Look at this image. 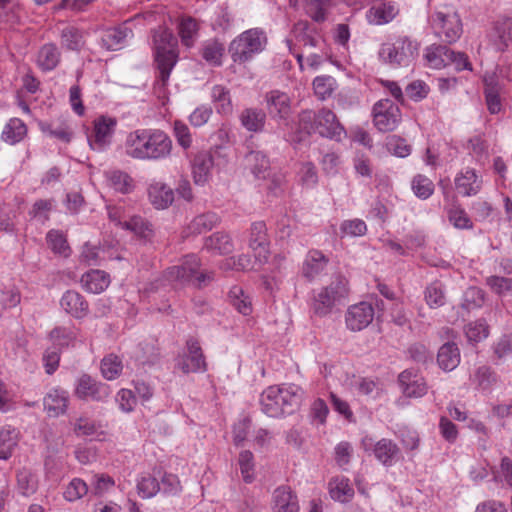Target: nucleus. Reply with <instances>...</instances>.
Segmentation results:
<instances>
[{
    "instance_id": "nucleus-4",
    "label": "nucleus",
    "mask_w": 512,
    "mask_h": 512,
    "mask_svg": "<svg viewBox=\"0 0 512 512\" xmlns=\"http://www.w3.org/2000/svg\"><path fill=\"white\" fill-rule=\"evenodd\" d=\"M200 261L196 255L185 256L179 265L168 268L165 272V281L173 288L186 285L201 286L202 283L213 279L212 273L199 271Z\"/></svg>"
},
{
    "instance_id": "nucleus-29",
    "label": "nucleus",
    "mask_w": 512,
    "mask_h": 512,
    "mask_svg": "<svg viewBox=\"0 0 512 512\" xmlns=\"http://www.w3.org/2000/svg\"><path fill=\"white\" fill-rule=\"evenodd\" d=\"M80 282L88 293L99 294L109 286L110 276L103 270H90L82 275Z\"/></svg>"
},
{
    "instance_id": "nucleus-28",
    "label": "nucleus",
    "mask_w": 512,
    "mask_h": 512,
    "mask_svg": "<svg viewBox=\"0 0 512 512\" xmlns=\"http://www.w3.org/2000/svg\"><path fill=\"white\" fill-rule=\"evenodd\" d=\"M43 404L49 416L64 414L68 405V393L63 389L53 388L44 397Z\"/></svg>"
},
{
    "instance_id": "nucleus-7",
    "label": "nucleus",
    "mask_w": 512,
    "mask_h": 512,
    "mask_svg": "<svg viewBox=\"0 0 512 512\" xmlns=\"http://www.w3.org/2000/svg\"><path fill=\"white\" fill-rule=\"evenodd\" d=\"M347 284L346 278L337 276L328 286L316 292L312 303L313 311L321 316L330 313L333 306L347 296Z\"/></svg>"
},
{
    "instance_id": "nucleus-57",
    "label": "nucleus",
    "mask_w": 512,
    "mask_h": 512,
    "mask_svg": "<svg viewBox=\"0 0 512 512\" xmlns=\"http://www.w3.org/2000/svg\"><path fill=\"white\" fill-rule=\"evenodd\" d=\"M367 225L361 219L344 220L340 224L341 237H359L365 235Z\"/></svg>"
},
{
    "instance_id": "nucleus-33",
    "label": "nucleus",
    "mask_w": 512,
    "mask_h": 512,
    "mask_svg": "<svg viewBox=\"0 0 512 512\" xmlns=\"http://www.w3.org/2000/svg\"><path fill=\"white\" fill-rule=\"evenodd\" d=\"M247 167L258 179H268L270 176V161L261 151H251L245 157Z\"/></svg>"
},
{
    "instance_id": "nucleus-22",
    "label": "nucleus",
    "mask_w": 512,
    "mask_h": 512,
    "mask_svg": "<svg viewBox=\"0 0 512 512\" xmlns=\"http://www.w3.org/2000/svg\"><path fill=\"white\" fill-rule=\"evenodd\" d=\"M399 9L395 2L385 0L374 3L366 12V19L371 25H384L391 22L398 14Z\"/></svg>"
},
{
    "instance_id": "nucleus-41",
    "label": "nucleus",
    "mask_w": 512,
    "mask_h": 512,
    "mask_svg": "<svg viewBox=\"0 0 512 512\" xmlns=\"http://www.w3.org/2000/svg\"><path fill=\"white\" fill-rule=\"evenodd\" d=\"M497 376L488 366H481L475 371L472 382L476 388L487 394L493 390V387L497 384Z\"/></svg>"
},
{
    "instance_id": "nucleus-59",
    "label": "nucleus",
    "mask_w": 512,
    "mask_h": 512,
    "mask_svg": "<svg viewBox=\"0 0 512 512\" xmlns=\"http://www.w3.org/2000/svg\"><path fill=\"white\" fill-rule=\"evenodd\" d=\"M411 186L414 194L420 199H428L434 192L433 182L424 175H416Z\"/></svg>"
},
{
    "instance_id": "nucleus-24",
    "label": "nucleus",
    "mask_w": 512,
    "mask_h": 512,
    "mask_svg": "<svg viewBox=\"0 0 512 512\" xmlns=\"http://www.w3.org/2000/svg\"><path fill=\"white\" fill-rule=\"evenodd\" d=\"M61 308L76 319L84 318L88 313V303L77 291L67 290L60 299Z\"/></svg>"
},
{
    "instance_id": "nucleus-34",
    "label": "nucleus",
    "mask_w": 512,
    "mask_h": 512,
    "mask_svg": "<svg viewBox=\"0 0 512 512\" xmlns=\"http://www.w3.org/2000/svg\"><path fill=\"white\" fill-rule=\"evenodd\" d=\"M19 431L10 425L0 428V459L8 460L19 442Z\"/></svg>"
},
{
    "instance_id": "nucleus-16",
    "label": "nucleus",
    "mask_w": 512,
    "mask_h": 512,
    "mask_svg": "<svg viewBox=\"0 0 512 512\" xmlns=\"http://www.w3.org/2000/svg\"><path fill=\"white\" fill-rule=\"evenodd\" d=\"M265 106L271 119L287 121L291 115V98L280 90H271L264 96Z\"/></svg>"
},
{
    "instance_id": "nucleus-42",
    "label": "nucleus",
    "mask_w": 512,
    "mask_h": 512,
    "mask_svg": "<svg viewBox=\"0 0 512 512\" xmlns=\"http://www.w3.org/2000/svg\"><path fill=\"white\" fill-rule=\"evenodd\" d=\"M224 52V45L214 39L205 41L201 48L202 58L211 66L222 65Z\"/></svg>"
},
{
    "instance_id": "nucleus-9",
    "label": "nucleus",
    "mask_w": 512,
    "mask_h": 512,
    "mask_svg": "<svg viewBox=\"0 0 512 512\" xmlns=\"http://www.w3.org/2000/svg\"><path fill=\"white\" fill-rule=\"evenodd\" d=\"M361 447L365 452H371L385 467H391L402 459L399 446L388 438L375 441L371 436H365L361 440Z\"/></svg>"
},
{
    "instance_id": "nucleus-25",
    "label": "nucleus",
    "mask_w": 512,
    "mask_h": 512,
    "mask_svg": "<svg viewBox=\"0 0 512 512\" xmlns=\"http://www.w3.org/2000/svg\"><path fill=\"white\" fill-rule=\"evenodd\" d=\"M328 261L322 251L312 249L305 256L301 273L306 279L312 281L325 270Z\"/></svg>"
},
{
    "instance_id": "nucleus-58",
    "label": "nucleus",
    "mask_w": 512,
    "mask_h": 512,
    "mask_svg": "<svg viewBox=\"0 0 512 512\" xmlns=\"http://www.w3.org/2000/svg\"><path fill=\"white\" fill-rule=\"evenodd\" d=\"M298 179L303 187L314 188L318 183V173L311 162L302 163L298 171Z\"/></svg>"
},
{
    "instance_id": "nucleus-39",
    "label": "nucleus",
    "mask_w": 512,
    "mask_h": 512,
    "mask_svg": "<svg viewBox=\"0 0 512 512\" xmlns=\"http://www.w3.org/2000/svg\"><path fill=\"white\" fill-rule=\"evenodd\" d=\"M292 36L305 47L320 48L324 42L320 36L312 35L307 21H298L292 29Z\"/></svg>"
},
{
    "instance_id": "nucleus-21",
    "label": "nucleus",
    "mask_w": 512,
    "mask_h": 512,
    "mask_svg": "<svg viewBox=\"0 0 512 512\" xmlns=\"http://www.w3.org/2000/svg\"><path fill=\"white\" fill-rule=\"evenodd\" d=\"M150 204L157 210H165L172 205L175 198L174 190L165 182L154 180L147 188Z\"/></svg>"
},
{
    "instance_id": "nucleus-52",
    "label": "nucleus",
    "mask_w": 512,
    "mask_h": 512,
    "mask_svg": "<svg viewBox=\"0 0 512 512\" xmlns=\"http://www.w3.org/2000/svg\"><path fill=\"white\" fill-rule=\"evenodd\" d=\"M122 229L130 231L142 238H149L153 232L152 226L149 222L144 220L141 216L132 214L124 223Z\"/></svg>"
},
{
    "instance_id": "nucleus-2",
    "label": "nucleus",
    "mask_w": 512,
    "mask_h": 512,
    "mask_svg": "<svg viewBox=\"0 0 512 512\" xmlns=\"http://www.w3.org/2000/svg\"><path fill=\"white\" fill-rule=\"evenodd\" d=\"M303 399L304 391L296 384L271 385L261 393L260 407L267 416L279 418L294 413Z\"/></svg>"
},
{
    "instance_id": "nucleus-40",
    "label": "nucleus",
    "mask_w": 512,
    "mask_h": 512,
    "mask_svg": "<svg viewBox=\"0 0 512 512\" xmlns=\"http://www.w3.org/2000/svg\"><path fill=\"white\" fill-rule=\"evenodd\" d=\"M106 183L113 190L128 194L133 190V179L120 170H110L105 173Z\"/></svg>"
},
{
    "instance_id": "nucleus-56",
    "label": "nucleus",
    "mask_w": 512,
    "mask_h": 512,
    "mask_svg": "<svg viewBox=\"0 0 512 512\" xmlns=\"http://www.w3.org/2000/svg\"><path fill=\"white\" fill-rule=\"evenodd\" d=\"M465 335L469 342L478 343L488 337V325L484 320L470 322L465 327Z\"/></svg>"
},
{
    "instance_id": "nucleus-12",
    "label": "nucleus",
    "mask_w": 512,
    "mask_h": 512,
    "mask_svg": "<svg viewBox=\"0 0 512 512\" xmlns=\"http://www.w3.org/2000/svg\"><path fill=\"white\" fill-rule=\"evenodd\" d=\"M117 120L110 116H99L93 121V130L88 135V144L94 151L106 150L114 136Z\"/></svg>"
},
{
    "instance_id": "nucleus-32",
    "label": "nucleus",
    "mask_w": 512,
    "mask_h": 512,
    "mask_svg": "<svg viewBox=\"0 0 512 512\" xmlns=\"http://www.w3.org/2000/svg\"><path fill=\"white\" fill-rule=\"evenodd\" d=\"M79 330L75 327L59 326L52 329L49 333V340L54 348L61 350L62 348L73 347L78 339Z\"/></svg>"
},
{
    "instance_id": "nucleus-23",
    "label": "nucleus",
    "mask_w": 512,
    "mask_h": 512,
    "mask_svg": "<svg viewBox=\"0 0 512 512\" xmlns=\"http://www.w3.org/2000/svg\"><path fill=\"white\" fill-rule=\"evenodd\" d=\"M272 512H299V503L296 494L287 487L276 488L272 496Z\"/></svg>"
},
{
    "instance_id": "nucleus-14",
    "label": "nucleus",
    "mask_w": 512,
    "mask_h": 512,
    "mask_svg": "<svg viewBox=\"0 0 512 512\" xmlns=\"http://www.w3.org/2000/svg\"><path fill=\"white\" fill-rule=\"evenodd\" d=\"M111 394L110 386L97 381L88 374L79 376L75 383V395L80 399L97 402L106 401Z\"/></svg>"
},
{
    "instance_id": "nucleus-31",
    "label": "nucleus",
    "mask_w": 512,
    "mask_h": 512,
    "mask_svg": "<svg viewBox=\"0 0 512 512\" xmlns=\"http://www.w3.org/2000/svg\"><path fill=\"white\" fill-rule=\"evenodd\" d=\"M328 492L331 499L340 503H347L354 496V489L344 476L332 478L328 483Z\"/></svg>"
},
{
    "instance_id": "nucleus-17",
    "label": "nucleus",
    "mask_w": 512,
    "mask_h": 512,
    "mask_svg": "<svg viewBox=\"0 0 512 512\" xmlns=\"http://www.w3.org/2000/svg\"><path fill=\"white\" fill-rule=\"evenodd\" d=\"M249 247L254 253L255 262L263 265L268 261L269 240L267 236V228L264 222H254L250 228Z\"/></svg>"
},
{
    "instance_id": "nucleus-55",
    "label": "nucleus",
    "mask_w": 512,
    "mask_h": 512,
    "mask_svg": "<svg viewBox=\"0 0 512 512\" xmlns=\"http://www.w3.org/2000/svg\"><path fill=\"white\" fill-rule=\"evenodd\" d=\"M335 84V79L331 76H317L313 80L314 93L319 99L325 100L332 95L335 89Z\"/></svg>"
},
{
    "instance_id": "nucleus-46",
    "label": "nucleus",
    "mask_w": 512,
    "mask_h": 512,
    "mask_svg": "<svg viewBox=\"0 0 512 512\" xmlns=\"http://www.w3.org/2000/svg\"><path fill=\"white\" fill-rule=\"evenodd\" d=\"M424 300L431 309L443 306L446 302L443 284L438 281L429 284L424 290Z\"/></svg>"
},
{
    "instance_id": "nucleus-44",
    "label": "nucleus",
    "mask_w": 512,
    "mask_h": 512,
    "mask_svg": "<svg viewBox=\"0 0 512 512\" xmlns=\"http://www.w3.org/2000/svg\"><path fill=\"white\" fill-rule=\"evenodd\" d=\"M205 248L218 254H229L234 250V245L228 234L218 232L205 240Z\"/></svg>"
},
{
    "instance_id": "nucleus-43",
    "label": "nucleus",
    "mask_w": 512,
    "mask_h": 512,
    "mask_svg": "<svg viewBox=\"0 0 512 512\" xmlns=\"http://www.w3.org/2000/svg\"><path fill=\"white\" fill-rule=\"evenodd\" d=\"M228 298L232 306L241 314L247 316L252 313V302L248 294L244 292L242 287H231Z\"/></svg>"
},
{
    "instance_id": "nucleus-64",
    "label": "nucleus",
    "mask_w": 512,
    "mask_h": 512,
    "mask_svg": "<svg viewBox=\"0 0 512 512\" xmlns=\"http://www.w3.org/2000/svg\"><path fill=\"white\" fill-rule=\"evenodd\" d=\"M486 283L498 295L507 296L512 294V278L490 276Z\"/></svg>"
},
{
    "instance_id": "nucleus-54",
    "label": "nucleus",
    "mask_w": 512,
    "mask_h": 512,
    "mask_svg": "<svg viewBox=\"0 0 512 512\" xmlns=\"http://www.w3.org/2000/svg\"><path fill=\"white\" fill-rule=\"evenodd\" d=\"M160 490V484L156 478L149 474L141 475L137 480V492L143 499L154 497Z\"/></svg>"
},
{
    "instance_id": "nucleus-27",
    "label": "nucleus",
    "mask_w": 512,
    "mask_h": 512,
    "mask_svg": "<svg viewBox=\"0 0 512 512\" xmlns=\"http://www.w3.org/2000/svg\"><path fill=\"white\" fill-rule=\"evenodd\" d=\"M132 37V31L126 25L110 28L103 32L101 36V45L107 50H119Z\"/></svg>"
},
{
    "instance_id": "nucleus-37",
    "label": "nucleus",
    "mask_w": 512,
    "mask_h": 512,
    "mask_svg": "<svg viewBox=\"0 0 512 512\" xmlns=\"http://www.w3.org/2000/svg\"><path fill=\"white\" fill-rule=\"evenodd\" d=\"M27 126L19 118H11L3 127L1 139L10 145L21 142L27 135Z\"/></svg>"
},
{
    "instance_id": "nucleus-26",
    "label": "nucleus",
    "mask_w": 512,
    "mask_h": 512,
    "mask_svg": "<svg viewBox=\"0 0 512 512\" xmlns=\"http://www.w3.org/2000/svg\"><path fill=\"white\" fill-rule=\"evenodd\" d=\"M289 3L295 9H304L315 22L320 23L327 19L328 0H289Z\"/></svg>"
},
{
    "instance_id": "nucleus-13",
    "label": "nucleus",
    "mask_w": 512,
    "mask_h": 512,
    "mask_svg": "<svg viewBox=\"0 0 512 512\" xmlns=\"http://www.w3.org/2000/svg\"><path fill=\"white\" fill-rule=\"evenodd\" d=\"M401 121L399 107L389 99H381L373 106V123L380 132L396 129Z\"/></svg>"
},
{
    "instance_id": "nucleus-3",
    "label": "nucleus",
    "mask_w": 512,
    "mask_h": 512,
    "mask_svg": "<svg viewBox=\"0 0 512 512\" xmlns=\"http://www.w3.org/2000/svg\"><path fill=\"white\" fill-rule=\"evenodd\" d=\"M153 43L155 62L159 72L156 84L164 88L178 62V42L169 29L159 27L154 32Z\"/></svg>"
},
{
    "instance_id": "nucleus-51",
    "label": "nucleus",
    "mask_w": 512,
    "mask_h": 512,
    "mask_svg": "<svg viewBox=\"0 0 512 512\" xmlns=\"http://www.w3.org/2000/svg\"><path fill=\"white\" fill-rule=\"evenodd\" d=\"M181 42L186 47H192L198 36V24L193 18H183L178 25Z\"/></svg>"
},
{
    "instance_id": "nucleus-8",
    "label": "nucleus",
    "mask_w": 512,
    "mask_h": 512,
    "mask_svg": "<svg viewBox=\"0 0 512 512\" xmlns=\"http://www.w3.org/2000/svg\"><path fill=\"white\" fill-rule=\"evenodd\" d=\"M227 162V154L224 149L216 147L213 153L200 152L195 155L192 162V177L196 185L204 186L211 178V170L214 165L222 166Z\"/></svg>"
},
{
    "instance_id": "nucleus-18",
    "label": "nucleus",
    "mask_w": 512,
    "mask_h": 512,
    "mask_svg": "<svg viewBox=\"0 0 512 512\" xmlns=\"http://www.w3.org/2000/svg\"><path fill=\"white\" fill-rule=\"evenodd\" d=\"M401 392L409 398H421L428 392V385L422 375L413 369H406L398 376Z\"/></svg>"
},
{
    "instance_id": "nucleus-6",
    "label": "nucleus",
    "mask_w": 512,
    "mask_h": 512,
    "mask_svg": "<svg viewBox=\"0 0 512 512\" xmlns=\"http://www.w3.org/2000/svg\"><path fill=\"white\" fill-rule=\"evenodd\" d=\"M266 43L265 32L260 28H251L242 32L231 42L229 51L234 62L243 63L262 52Z\"/></svg>"
},
{
    "instance_id": "nucleus-47",
    "label": "nucleus",
    "mask_w": 512,
    "mask_h": 512,
    "mask_svg": "<svg viewBox=\"0 0 512 512\" xmlns=\"http://www.w3.org/2000/svg\"><path fill=\"white\" fill-rule=\"evenodd\" d=\"M38 476L29 469L23 468L17 473V486L24 496H30L37 491Z\"/></svg>"
},
{
    "instance_id": "nucleus-35",
    "label": "nucleus",
    "mask_w": 512,
    "mask_h": 512,
    "mask_svg": "<svg viewBox=\"0 0 512 512\" xmlns=\"http://www.w3.org/2000/svg\"><path fill=\"white\" fill-rule=\"evenodd\" d=\"M460 350L455 343L443 344L437 355L439 367L444 371H452L460 364Z\"/></svg>"
},
{
    "instance_id": "nucleus-62",
    "label": "nucleus",
    "mask_w": 512,
    "mask_h": 512,
    "mask_svg": "<svg viewBox=\"0 0 512 512\" xmlns=\"http://www.w3.org/2000/svg\"><path fill=\"white\" fill-rule=\"evenodd\" d=\"M115 401L118 405V408L123 413L132 412L137 405V399L132 390L125 388H122L117 392Z\"/></svg>"
},
{
    "instance_id": "nucleus-36",
    "label": "nucleus",
    "mask_w": 512,
    "mask_h": 512,
    "mask_svg": "<svg viewBox=\"0 0 512 512\" xmlns=\"http://www.w3.org/2000/svg\"><path fill=\"white\" fill-rule=\"evenodd\" d=\"M241 125L249 132H261L266 122V114L259 108H245L240 116Z\"/></svg>"
},
{
    "instance_id": "nucleus-19",
    "label": "nucleus",
    "mask_w": 512,
    "mask_h": 512,
    "mask_svg": "<svg viewBox=\"0 0 512 512\" xmlns=\"http://www.w3.org/2000/svg\"><path fill=\"white\" fill-rule=\"evenodd\" d=\"M316 132L321 136L340 141L346 135L344 127L338 122L336 115L329 109L317 113Z\"/></svg>"
},
{
    "instance_id": "nucleus-5",
    "label": "nucleus",
    "mask_w": 512,
    "mask_h": 512,
    "mask_svg": "<svg viewBox=\"0 0 512 512\" xmlns=\"http://www.w3.org/2000/svg\"><path fill=\"white\" fill-rule=\"evenodd\" d=\"M379 58L392 66H409L419 54V44L407 36H398L383 43Z\"/></svg>"
},
{
    "instance_id": "nucleus-11",
    "label": "nucleus",
    "mask_w": 512,
    "mask_h": 512,
    "mask_svg": "<svg viewBox=\"0 0 512 512\" xmlns=\"http://www.w3.org/2000/svg\"><path fill=\"white\" fill-rule=\"evenodd\" d=\"M176 367L185 374L204 373L207 363L198 340L190 338L186 341V348L176 359Z\"/></svg>"
},
{
    "instance_id": "nucleus-61",
    "label": "nucleus",
    "mask_w": 512,
    "mask_h": 512,
    "mask_svg": "<svg viewBox=\"0 0 512 512\" xmlns=\"http://www.w3.org/2000/svg\"><path fill=\"white\" fill-rule=\"evenodd\" d=\"M448 47L436 46L427 49L426 60L432 68L440 69L447 65Z\"/></svg>"
},
{
    "instance_id": "nucleus-60",
    "label": "nucleus",
    "mask_w": 512,
    "mask_h": 512,
    "mask_svg": "<svg viewBox=\"0 0 512 512\" xmlns=\"http://www.w3.org/2000/svg\"><path fill=\"white\" fill-rule=\"evenodd\" d=\"M173 135L178 145L184 150L189 149L192 146V135L189 127L180 120H175L173 123Z\"/></svg>"
},
{
    "instance_id": "nucleus-53",
    "label": "nucleus",
    "mask_w": 512,
    "mask_h": 512,
    "mask_svg": "<svg viewBox=\"0 0 512 512\" xmlns=\"http://www.w3.org/2000/svg\"><path fill=\"white\" fill-rule=\"evenodd\" d=\"M40 130L48 137L68 143L72 139V131L64 124L53 125L47 122L39 123Z\"/></svg>"
},
{
    "instance_id": "nucleus-20",
    "label": "nucleus",
    "mask_w": 512,
    "mask_h": 512,
    "mask_svg": "<svg viewBox=\"0 0 512 512\" xmlns=\"http://www.w3.org/2000/svg\"><path fill=\"white\" fill-rule=\"evenodd\" d=\"M456 190L464 197L477 195L482 189V178L473 168H464L454 179Z\"/></svg>"
},
{
    "instance_id": "nucleus-63",
    "label": "nucleus",
    "mask_w": 512,
    "mask_h": 512,
    "mask_svg": "<svg viewBox=\"0 0 512 512\" xmlns=\"http://www.w3.org/2000/svg\"><path fill=\"white\" fill-rule=\"evenodd\" d=\"M47 243L49 247L55 252L63 256H68L69 247L67 245L64 235L58 230H51L47 233Z\"/></svg>"
},
{
    "instance_id": "nucleus-1",
    "label": "nucleus",
    "mask_w": 512,
    "mask_h": 512,
    "mask_svg": "<svg viewBox=\"0 0 512 512\" xmlns=\"http://www.w3.org/2000/svg\"><path fill=\"white\" fill-rule=\"evenodd\" d=\"M124 154L138 161H163L173 151V141L163 130L138 128L125 136L122 144Z\"/></svg>"
},
{
    "instance_id": "nucleus-48",
    "label": "nucleus",
    "mask_w": 512,
    "mask_h": 512,
    "mask_svg": "<svg viewBox=\"0 0 512 512\" xmlns=\"http://www.w3.org/2000/svg\"><path fill=\"white\" fill-rule=\"evenodd\" d=\"M219 222V217L213 212L196 216L189 224L188 230L191 234H201L211 230Z\"/></svg>"
},
{
    "instance_id": "nucleus-49",
    "label": "nucleus",
    "mask_w": 512,
    "mask_h": 512,
    "mask_svg": "<svg viewBox=\"0 0 512 512\" xmlns=\"http://www.w3.org/2000/svg\"><path fill=\"white\" fill-rule=\"evenodd\" d=\"M447 216L449 222L456 229H472L473 222L468 216L464 208L458 204H452L447 208Z\"/></svg>"
},
{
    "instance_id": "nucleus-30",
    "label": "nucleus",
    "mask_w": 512,
    "mask_h": 512,
    "mask_svg": "<svg viewBox=\"0 0 512 512\" xmlns=\"http://www.w3.org/2000/svg\"><path fill=\"white\" fill-rule=\"evenodd\" d=\"M61 60V52L53 43H46L37 52L36 64L44 72L54 70Z\"/></svg>"
},
{
    "instance_id": "nucleus-45",
    "label": "nucleus",
    "mask_w": 512,
    "mask_h": 512,
    "mask_svg": "<svg viewBox=\"0 0 512 512\" xmlns=\"http://www.w3.org/2000/svg\"><path fill=\"white\" fill-rule=\"evenodd\" d=\"M62 45L72 51H79L85 44L84 32L74 26H68L61 33Z\"/></svg>"
},
{
    "instance_id": "nucleus-50",
    "label": "nucleus",
    "mask_w": 512,
    "mask_h": 512,
    "mask_svg": "<svg viewBox=\"0 0 512 512\" xmlns=\"http://www.w3.org/2000/svg\"><path fill=\"white\" fill-rule=\"evenodd\" d=\"M100 369L102 376L106 380L112 381L122 373L123 364L118 356L110 354L102 359Z\"/></svg>"
},
{
    "instance_id": "nucleus-10",
    "label": "nucleus",
    "mask_w": 512,
    "mask_h": 512,
    "mask_svg": "<svg viewBox=\"0 0 512 512\" xmlns=\"http://www.w3.org/2000/svg\"><path fill=\"white\" fill-rule=\"evenodd\" d=\"M431 26L435 34L443 41L453 43L462 34V25L458 14L454 11H436L431 16Z\"/></svg>"
},
{
    "instance_id": "nucleus-38",
    "label": "nucleus",
    "mask_w": 512,
    "mask_h": 512,
    "mask_svg": "<svg viewBox=\"0 0 512 512\" xmlns=\"http://www.w3.org/2000/svg\"><path fill=\"white\" fill-rule=\"evenodd\" d=\"M211 99L215 105L216 112L228 116L233 112V104L230 91L223 85H214L211 89Z\"/></svg>"
},
{
    "instance_id": "nucleus-15",
    "label": "nucleus",
    "mask_w": 512,
    "mask_h": 512,
    "mask_svg": "<svg viewBox=\"0 0 512 512\" xmlns=\"http://www.w3.org/2000/svg\"><path fill=\"white\" fill-rule=\"evenodd\" d=\"M375 310L371 303L363 301L351 305L345 314L346 327L350 331H361L374 319Z\"/></svg>"
}]
</instances>
